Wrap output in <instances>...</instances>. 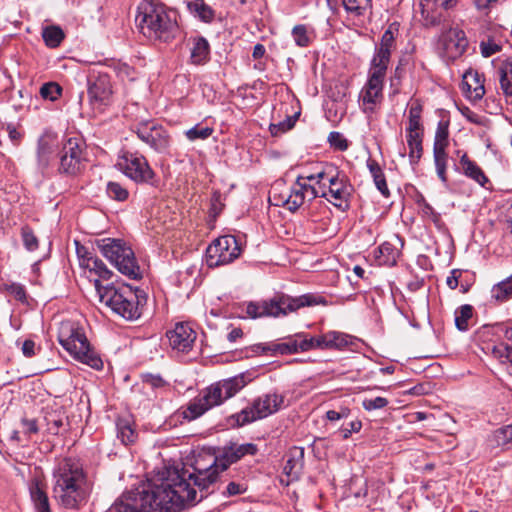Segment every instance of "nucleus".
<instances>
[{
	"instance_id": "nucleus-1",
	"label": "nucleus",
	"mask_w": 512,
	"mask_h": 512,
	"mask_svg": "<svg viewBox=\"0 0 512 512\" xmlns=\"http://www.w3.org/2000/svg\"><path fill=\"white\" fill-rule=\"evenodd\" d=\"M196 489L186 481L179 469L165 467L144 484L137 493L115 502L106 512H178L186 504L196 502Z\"/></svg>"
},
{
	"instance_id": "nucleus-2",
	"label": "nucleus",
	"mask_w": 512,
	"mask_h": 512,
	"mask_svg": "<svg viewBox=\"0 0 512 512\" xmlns=\"http://www.w3.org/2000/svg\"><path fill=\"white\" fill-rule=\"evenodd\" d=\"M53 498L67 509H78L90 493V485L82 464L72 458L61 460L53 471Z\"/></svg>"
},
{
	"instance_id": "nucleus-3",
	"label": "nucleus",
	"mask_w": 512,
	"mask_h": 512,
	"mask_svg": "<svg viewBox=\"0 0 512 512\" xmlns=\"http://www.w3.org/2000/svg\"><path fill=\"white\" fill-rule=\"evenodd\" d=\"M136 24L148 39L168 43L180 33L176 12L159 0H143L138 8Z\"/></svg>"
},
{
	"instance_id": "nucleus-4",
	"label": "nucleus",
	"mask_w": 512,
	"mask_h": 512,
	"mask_svg": "<svg viewBox=\"0 0 512 512\" xmlns=\"http://www.w3.org/2000/svg\"><path fill=\"white\" fill-rule=\"evenodd\" d=\"M257 450V446L252 443L225 446L213 458L212 463L208 467H202L197 461L193 473L182 469L179 470V474L185 475L186 481L191 484L193 489L198 487L201 493L200 501L207 496L209 487L217 481L220 472L225 471L231 464L237 462L245 455H255Z\"/></svg>"
},
{
	"instance_id": "nucleus-5",
	"label": "nucleus",
	"mask_w": 512,
	"mask_h": 512,
	"mask_svg": "<svg viewBox=\"0 0 512 512\" xmlns=\"http://www.w3.org/2000/svg\"><path fill=\"white\" fill-rule=\"evenodd\" d=\"M326 304L327 302L324 297L313 293H307L297 297L279 293L269 300L247 303L245 305V312L248 317L253 319L260 317H280L297 312L304 307Z\"/></svg>"
},
{
	"instance_id": "nucleus-6",
	"label": "nucleus",
	"mask_w": 512,
	"mask_h": 512,
	"mask_svg": "<svg viewBox=\"0 0 512 512\" xmlns=\"http://www.w3.org/2000/svg\"><path fill=\"white\" fill-rule=\"evenodd\" d=\"M324 172H317L310 175H300L286 192L279 191L281 183L275 184L269 196V201L279 207H284L290 212H296L306 201H311L319 196V189L309 182H316L319 188L326 186Z\"/></svg>"
},
{
	"instance_id": "nucleus-7",
	"label": "nucleus",
	"mask_w": 512,
	"mask_h": 512,
	"mask_svg": "<svg viewBox=\"0 0 512 512\" xmlns=\"http://www.w3.org/2000/svg\"><path fill=\"white\" fill-rule=\"evenodd\" d=\"M94 286L101 303L114 313L126 320L140 317V300L138 291L127 284L102 286L99 279L94 280Z\"/></svg>"
},
{
	"instance_id": "nucleus-8",
	"label": "nucleus",
	"mask_w": 512,
	"mask_h": 512,
	"mask_svg": "<svg viewBox=\"0 0 512 512\" xmlns=\"http://www.w3.org/2000/svg\"><path fill=\"white\" fill-rule=\"evenodd\" d=\"M58 341L75 360L93 369H102L103 361L90 346L84 329L79 323L73 321L62 322L58 332Z\"/></svg>"
},
{
	"instance_id": "nucleus-9",
	"label": "nucleus",
	"mask_w": 512,
	"mask_h": 512,
	"mask_svg": "<svg viewBox=\"0 0 512 512\" xmlns=\"http://www.w3.org/2000/svg\"><path fill=\"white\" fill-rule=\"evenodd\" d=\"M245 386L242 376L220 380L207 387L203 394L188 406L189 417L197 418L209 409L221 405Z\"/></svg>"
},
{
	"instance_id": "nucleus-10",
	"label": "nucleus",
	"mask_w": 512,
	"mask_h": 512,
	"mask_svg": "<svg viewBox=\"0 0 512 512\" xmlns=\"http://www.w3.org/2000/svg\"><path fill=\"white\" fill-rule=\"evenodd\" d=\"M101 254L113 264L120 273L130 279H138L141 276L140 267L134 256L133 250L122 240L103 238L96 241Z\"/></svg>"
},
{
	"instance_id": "nucleus-11",
	"label": "nucleus",
	"mask_w": 512,
	"mask_h": 512,
	"mask_svg": "<svg viewBox=\"0 0 512 512\" xmlns=\"http://www.w3.org/2000/svg\"><path fill=\"white\" fill-rule=\"evenodd\" d=\"M283 406V395L267 393L255 399L249 407L244 408L234 417L238 426H244L278 412Z\"/></svg>"
},
{
	"instance_id": "nucleus-12",
	"label": "nucleus",
	"mask_w": 512,
	"mask_h": 512,
	"mask_svg": "<svg viewBox=\"0 0 512 512\" xmlns=\"http://www.w3.org/2000/svg\"><path fill=\"white\" fill-rule=\"evenodd\" d=\"M326 177L324 182L326 186L319 188V185L315 186L319 189V196L323 197L335 207L341 211L349 209V200L352 193V186L349 184L348 179L344 175H340L339 172L332 174L330 171L323 170Z\"/></svg>"
},
{
	"instance_id": "nucleus-13",
	"label": "nucleus",
	"mask_w": 512,
	"mask_h": 512,
	"mask_svg": "<svg viewBox=\"0 0 512 512\" xmlns=\"http://www.w3.org/2000/svg\"><path fill=\"white\" fill-rule=\"evenodd\" d=\"M118 168L136 183L154 185L155 173L147 159L138 152H125L117 161Z\"/></svg>"
},
{
	"instance_id": "nucleus-14",
	"label": "nucleus",
	"mask_w": 512,
	"mask_h": 512,
	"mask_svg": "<svg viewBox=\"0 0 512 512\" xmlns=\"http://www.w3.org/2000/svg\"><path fill=\"white\" fill-rule=\"evenodd\" d=\"M241 247L233 235L215 239L206 249V262L209 267L226 265L239 257Z\"/></svg>"
},
{
	"instance_id": "nucleus-15",
	"label": "nucleus",
	"mask_w": 512,
	"mask_h": 512,
	"mask_svg": "<svg viewBox=\"0 0 512 512\" xmlns=\"http://www.w3.org/2000/svg\"><path fill=\"white\" fill-rule=\"evenodd\" d=\"M85 142L79 136L68 137L60 152L59 171L67 175L80 173L85 161Z\"/></svg>"
},
{
	"instance_id": "nucleus-16",
	"label": "nucleus",
	"mask_w": 512,
	"mask_h": 512,
	"mask_svg": "<svg viewBox=\"0 0 512 512\" xmlns=\"http://www.w3.org/2000/svg\"><path fill=\"white\" fill-rule=\"evenodd\" d=\"M313 349V342L304 333H298L287 338L283 343L255 344L250 347L255 354L287 355L298 352H306Z\"/></svg>"
},
{
	"instance_id": "nucleus-17",
	"label": "nucleus",
	"mask_w": 512,
	"mask_h": 512,
	"mask_svg": "<svg viewBox=\"0 0 512 512\" xmlns=\"http://www.w3.org/2000/svg\"><path fill=\"white\" fill-rule=\"evenodd\" d=\"M166 336L173 352L186 354L193 349L197 333L189 323L179 322L167 331Z\"/></svg>"
},
{
	"instance_id": "nucleus-18",
	"label": "nucleus",
	"mask_w": 512,
	"mask_h": 512,
	"mask_svg": "<svg viewBox=\"0 0 512 512\" xmlns=\"http://www.w3.org/2000/svg\"><path fill=\"white\" fill-rule=\"evenodd\" d=\"M112 85L108 74L91 73L88 77V96L93 105L106 106L112 97Z\"/></svg>"
},
{
	"instance_id": "nucleus-19",
	"label": "nucleus",
	"mask_w": 512,
	"mask_h": 512,
	"mask_svg": "<svg viewBox=\"0 0 512 512\" xmlns=\"http://www.w3.org/2000/svg\"><path fill=\"white\" fill-rule=\"evenodd\" d=\"M136 133L139 139L159 153L165 152L170 145L168 132L162 126L152 122L138 125Z\"/></svg>"
},
{
	"instance_id": "nucleus-20",
	"label": "nucleus",
	"mask_w": 512,
	"mask_h": 512,
	"mask_svg": "<svg viewBox=\"0 0 512 512\" xmlns=\"http://www.w3.org/2000/svg\"><path fill=\"white\" fill-rule=\"evenodd\" d=\"M58 148V136L51 131L44 132L38 140L36 163L40 171L46 170L54 159Z\"/></svg>"
},
{
	"instance_id": "nucleus-21",
	"label": "nucleus",
	"mask_w": 512,
	"mask_h": 512,
	"mask_svg": "<svg viewBox=\"0 0 512 512\" xmlns=\"http://www.w3.org/2000/svg\"><path fill=\"white\" fill-rule=\"evenodd\" d=\"M441 43L446 56L457 59L464 54L468 47L465 32L459 28H450L441 37Z\"/></svg>"
},
{
	"instance_id": "nucleus-22",
	"label": "nucleus",
	"mask_w": 512,
	"mask_h": 512,
	"mask_svg": "<svg viewBox=\"0 0 512 512\" xmlns=\"http://www.w3.org/2000/svg\"><path fill=\"white\" fill-rule=\"evenodd\" d=\"M459 0H422L421 14L425 26H436L441 22V14L437 8L450 10L457 6Z\"/></svg>"
},
{
	"instance_id": "nucleus-23",
	"label": "nucleus",
	"mask_w": 512,
	"mask_h": 512,
	"mask_svg": "<svg viewBox=\"0 0 512 512\" xmlns=\"http://www.w3.org/2000/svg\"><path fill=\"white\" fill-rule=\"evenodd\" d=\"M360 106L365 114H373L383 100V86L366 82L360 95Z\"/></svg>"
},
{
	"instance_id": "nucleus-24",
	"label": "nucleus",
	"mask_w": 512,
	"mask_h": 512,
	"mask_svg": "<svg viewBox=\"0 0 512 512\" xmlns=\"http://www.w3.org/2000/svg\"><path fill=\"white\" fill-rule=\"evenodd\" d=\"M313 349H344L353 343V338L345 333L330 331L319 337H311Z\"/></svg>"
},
{
	"instance_id": "nucleus-25",
	"label": "nucleus",
	"mask_w": 512,
	"mask_h": 512,
	"mask_svg": "<svg viewBox=\"0 0 512 512\" xmlns=\"http://www.w3.org/2000/svg\"><path fill=\"white\" fill-rule=\"evenodd\" d=\"M462 90L470 100H481L485 94L483 75L477 71H467L463 76Z\"/></svg>"
},
{
	"instance_id": "nucleus-26",
	"label": "nucleus",
	"mask_w": 512,
	"mask_h": 512,
	"mask_svg": "<svg viewBox=\"0 0 512 512\" xmlns=\"http://www.w3.org/2000/svg\"><path fill=\"white\" fill-rule=\"evenodd\" d=\"M389 63L390 59L373 55L370 61L367 82L384 87V80Z\"/></svg>"
},
{
	"instance_id": "nucleus-27",
	"label": "nucleus",
	"mask_w": 512,
	"mask_h": 512,
	"mask_svg": "<svg viewBox=\"0 0 512 512\" xmlns=\"http://www.w3.org/2000/svg\"><path fill=\"white\" fill-rule=\"evenodd\" d=\"M500 89L507 104H512V58L503 60L498 67Z\"/></svg>"
},
{
	"instance_id": "nucleus-28",
	"label": "nucleus",
	"mask_w": 512,
	"mask_h": 512,
	"mask_svg": "<svg viewBox=\"0 0 512 512\" xmlns=\"http://www.w3.org/2000/svg\"><path fill=\"white\" fill-rule=\"evenodd\" d=\"M189 44L191 62L196 65L206 63L210 54L208 41L202 36H196L189 39Z\"/></svg>"
},
{
	"instance_id": "nucleus-29",
	"label": "nucleus",
	"mask_w": 512,
	"mask_h": 512,
	"mask_svg": "<svg viewBox=\"0 0 512 512\" xmlns=\"http://www.w3.org/2000/svg\"><path fill=\"white\" fill-rule=\"evenodd\" d=\"M304 450L294 447L290 450L288 459L283 467L284 473L290 481L297 480L303 467Z\"/></svg>"
},
{
	"instance_id": "nucleus-30",
	"label": "nucleus",
	"mask_w": 512,
	"mask_h": 512,
	"mask_svg": "<svg viewBox=\"0 0 512 512\" xmlns=\"http://www.w3.org/2000/svg\"><path fill=\"white\" fill-rule=\"evenodd\" d=\"M29 490L37 512H51L48 496L38 479L31 482Z\"/></svg>"
},
{
	"instance_id": "nucleus-31",
	"label": "nucleus",
	"mask_w": 512,
	"mask_h": 512,
	"mask_svg": "<svg viewBox=\"0 0 512 512\" xmlns=\"http://www.w3.org/2000/svg\"><path fill=\"white\" fill-rule=\"evenodd\" d=\"M29 490L37 512H51L48 496L38 479L31 482Z\"/></svg>"
},
{
	"instance_id": "nucleus-32",
	"label": "nucleus",
	"mask_w": 512,
	"mask_h": 512,
	"mask_svg": "<svg viewBox=\"0 0 512 512\" xmlns=\"http://www.w3.org/2000/svg\"><path fill=\"white\" fill-rule=\"evenodd\" d=\"M460 164L465 176L473 179L479 185L485 186L488 182V178L484 174L483 170L474 161L469 159L466 153H463L461 156Z\"/></svg>"
},
{
	"instance_id": "nucleus-33",
	"label": "nucleus",
	"mask_w": 512,
	"mask_h": 512,
	"mask_svg": "<svg viewBox=\"0 0 512 512\" xmlns=\"http://www.w3.org/2000/svg\"><path fill=\"white\" fill-rule=\"evenodd\" d=\"M406 141L409 148V162L412 166L419 163L423 154V133H406Z\"/></svg>"
},
{
	"instance_id": "nucleus-34",
	"label": "nucleus",
	"mask_w": 512,
	"mask_h": 512,
	"mask_svg": "<svg viewBox=\"0 0 512 512\" xmlns=\"http://www.w3.org/2000/svg\"><path fill=\"white\" fill-rule=\"evenodd\" d=\"M449 123L440 121L434 136L433 154H448L447 147L449 145Z\"/></svg>"
},
{
	"instance_id": "nucleus-35",
	"label": "nucleus",
	"mask_w": 512,
	"mask_h": 512,
	"mask_svg": "<svg viewBox=\"0 0 512 512\" xmlns=\"http://www.w3.org/2000/svg\"><path fill=\"white\" fill-rule=\"evenodd\" d=\"M187 9L195 17L203 22H211L214 19V10L204 0H186Z\"/></svg>"
},
{
	"instance_id": "nucleus-36",
	"label": "nucleus",
	"mask_w": 512,
	"mask_h": 512,
	"mask_svg": "<svg viewBox=\"0 0 512 512\" xmlns=\"http://www.w3.org/2000/svg\"><path fill=\"white\" fill-rule=\"evenodd\" d=\"M422 110V105L418 101L410 106L406 133H423V125L421 123Z\"/></svg>"
},
{
	"instance_id": "nucleus-37",
	"label": "nucleus",
	"mask_w": 512,
	"mask_h": 512,
	"mask_svg": "<svg viewBox=\"0 0 512 512\" xmlns=\"http://www.w3.org/2000/svg\"><path fill=\"white\" fill-rule=\"evenodd\" d=\"M343 6L347 13L360 17L371 14V0H342Z\"/></svg>"
},
{
	"instance_id": "nucleus-38",
	"label": "nucleus",
	"mask_w": 512,
	"mask_h": 512,
	"mask_svg": "<svg viewBox=\"0 0 512 512\" xmlns=\"http://www.w3.org/2000/svg\"><path fill=\"white\" fill-rule=\"evenodd\" d=\"M395 48L394 33L389 27L383 34L378 46H376L374 55L381 56L382 58H391L392 50Z\"/></svg>"
},
{
	"instance_id": "nucleus-39",
	"label": "nucleus",
	"mask_w": 512,
	"mask_h": 512,
	"mask_svg": "<svg viewBox=\"0 0 512 512\" xmlns=\"http://www.w3.org/2000/svg\"><path fill=\"white\" fill-rule=\"evenodd\" d=\"M491 297L497 302L512 298V275L492 287Z\"/></svg>"
},
{
	"instance_id": "nucleus-40",
	"label": "nucleus",
	"mask_w": 512,
	"mask_h": 512,
	"mask_svg": "<svg viewBox=\"0 0 512 512\" xmlns=\"http://www.w3.org/2000/svg\"><path fill=\"white\" fill-rule=\"evenodd\" d=\"M117 436L125 445L134 443L137 438V433L133 429L129 420L119 419L116 424Z\"/></svg>"
},
{
	"instance_id": "nucleus-41",
	"label": "nucleus",
	"mask_w": 512,
	"mask_h": 512,
	"mask_svg": "<svg viewBox=\"0 0 512 512\" xmlns=\"http://www.w3.org/2000/svg\"><path fill=\"white\" fill-rule=\"evenodd\" d=\"M368 168L370 173L374 179V183L377 189L381 192V194L385 197L389 196V189L386 183V179L381 167L375 161L368 162Z\"/></svg>"
},
{
	"instance_id": "nucleus-42",
	"label": "nucleus",
	"mask_w": 512,
	"mask_h": 512,
	"mask_svg": "<svg viewBox=\"0 0 512 512\" xmlns=\"http://www.w3.org/2000/svg\"><path fill=\"white\" fill-rule=\"evenodd\" d=\"M380 261L382 264L392 266L396 264L399 250L390 242H384L379 246Z\"/></svg>"
},
{
	"instance_id": "nucleus-43",
	"label": "nucleus",
	"mask_w": 512,
	"mask_h": 512,
	"mask_svg": "<svg viewBox=\"0 0 512 512\" xmlns=\"http://www.w3.org/2000/svg\"><path fill=\"white\" fill-rule=\"evenodd\" d=\"M43 39L48 47L56 48L64 39V33L58 26H48L43 29Z\"/></svg>"
},
{
	"instance_id": "nucleus-44",
	"label": "nucleus",
	"mask_w": 512,
	"mask_h": 512,
	"mask_svg": "<svg viewBox=\"0 0 512 512\" xmlns=\"http://www.w3.org/2000/svg\"><path fill=\"white\" fill-rule=\"evenodd\" d=\"M106 194L110 199L116 201H126L129 197V192L126 188H124L120 183L110 181L106 186Z\"/></svg>"
},
{
	"instance_id": "nucleus-45",
	"label": "nucleus",
	"mask_w": 512,
	"mask_h": 512,
	"mask_svg": "<svg viewBox=\"0 0 512 512\" xmlns=\"http://www.w3.org/2000/svg\"><path fill=\"white\" fill-rule=\"evenodd\" d=\"M473 308L471 305H462L455 313V324L460 331L468 329V320L472 317Z\"/></svg>"
},
{
	"instance_id": "nucleus-46",
	"label": "nucleus",
	"mask_w": 512,
	"mask_h": 512,
	"mask_svg": "<svg viewBox=\"0 0 512 512\" xmlns=\"http://www.w3.org/2000/svg\"><path fill=\"white\" fill-rule=\"evenodd\" d=\"M213 133V128L208 126H202L200 124L185 131V136L190 141L205 140L209 138Z\"/></svg>"
},
{
	"instance_id": "nucleus-47",
	"label": "nucleus",
	"mask_w": 512,
	"mask_h": 512,
	"mask_svg": "<svg viewBox=\"0 0 512 512\" xmlns=\"http://www.w3.org/2000/svg\"><path fill=\"white\" fill-rule=\"evenodd\" d=\"M434 164L438 178L444 185L448 184L447 165L448 154H433Z\"/></svg>"
},
{
	"instance_id": "nucleus-48",
	"label": "nucleus",
	"mask_w": 512,
	"mask_h": 512,
	"mask_svg": "<svg viewBox=\"0 0 512 512\" xmlns=\"http://www.w3.org/2000/svg\"><path fill=\"white\" fill-rule=\"evenodd\" d=\"M86 270H88L90 273H95L102 279H110L112 272L106 267V265L103 263L101 259L98 257H94L90 263L89 266L85 267Z\"/></svg>"
},
{
	"instance_id": "nucleus-49",
	"label": "nucleus",
	"mask_w": 512,
	"mask_h": 512,
	"mask_svg": "<svg viewBox=\"0 0 512 512\" xmlns=\"http://www.w3.org/2000/svg\"><path fill=\"white\" fill-rule=\"evenodd\" d=\"M292 36L297 46L306 47L309 45L311 38L305 25H296L292 29Z\"/></svg>"
},
{
	"instance_id": "nucleus-50",
	"label": "nucleus",
	"mask_w": 512,
	"mask_h": 512,
	"mask_svg": "<svg viewBox=\"0 0 512 512\" xmlns=\"http://www.w3.org/2000/svg\"><path fill=\"white\" fill-rule=\"evenodd\" d=\"M61 92H62L61 86L55 82L45 83L40 88V95L42 96V98L50 100V101L57 100L58 97L61 95Z\"/></svg>"
},
{
	"instance_id": "nucleus-51",
	"label": "nucleus",
	"mask_w": 512,
	"mask_h": 512,
	"mask_svg": "<svg viewBox=\"0 0 512 512\" xmlns=\"http://www.w3.org/2000/svg\"><path fill=\"white\" fill-rule=\"evenodd\" d=\"M22 241L28 251H35L38 249L39 242L32 229L24 226L21 229Z\"/></svg>"
},
{
	"instance_id": "nucleus-52",
	"label": "nucleus",
	"mask_w": 512,
	"mask_h": 512,
	"mask_svg": "<svg viewBox=\"0 0 512 512\" xmlns=\"http://www.w3.org/2000/svg\"><path fill=\"white\" fill-rule=\"evenodd\" d=\"M76 245V254L79 260V265L81 268L85 269L86 266H89L90 261L95 257L89 249L80 244V242L75 241Z\"/></svg>"
},
{
	"instance_id": "nucleus-53",
	"label": "nucleus",
	"mask_w": 512,
	"mask_h": 512,
	"mask_svg": "<svg viewBox=\"0 0 512 512\" xmlns=\"http://www.w3.org/2000/svg\"><path fill=\"white\" fill-rule=\"evenodd\" d=\"M495 439L498 445H512V424L506 425L495 432Z\"/></svg>"
},
{
	"instance_id": "nucleus-54",
	"label": "nucleus",
	"mask_w": 512,
	"mask_h": 512,
	"mask_svg": "<svg viewBox=\"0 0 512 512\" xmlns=\"http://www.w3.org/2000/svg\"><path fill=\"white\" fill-rule=\"evenodd\" d=\"M296 116H288L284 121L270 125V132L273 136L284 133L295 125Z\"/></svg>"
},
{
	"instance_id": "nucleus-55",
	"label": "nucleus",
	"mask_w": 512,
	"mask_h": 512,
	"mask_svg": "<svg viewBox=\"0 0 512 512\" xmlns=\"http://www.w3.org/2000/svg\"><path fill=\"white\" fill-rule=\"evenodd\" d=\"M328 142L331 147H334L339 151H345L348 148V142L346 138L337 131L330 132L328 136Z\"/></svg>"
},
{
	"instance_id": "nucleus-56",
	"label": "nucleus",
	"mask_w": 512,
	"mask_h": 512,
	"mask_svg": "<svg viewBox=\"0 0 512 512\" xmlns=\"http://www.w3.org/2000/svg\"><path fill=\"white\" fill-rule=\"evenodd\" d=\"M5 290L11 294L16 300L24 303L26 301V291L22 284L9 283L5 284Z\"/></svg>"
},
{
	"instance_id": "nucleus-57",
	"label": "nucleus",
	"mask_w": 512,
	"mask_h": 512,
	"mask_svg": "<svg viewBox=\"0 0 512 512\" xmlns=\"http://www.w3.org/2000/svg\"><path fill=\"white\" fill-rule=\"evenodd\" d=\"M408 64V59L401 58L398 62V65L395 68L394 75L391 77V86L398 88L401 83L402 78L404 77L406 70L405 66Z\"/></svg>"
},
{
	"instance_id": "nucleus-58",
	"label": "nucleus",
	"mask_w": 512,
	"mask_h": 512,
	"mask_svg": "<svg viewBox=\"0 0 512 512\" xmlns=\"http://www.w3.org/2000/svg\"><path fill=\"white\" fill-rule=\"evenodd\" d=\"M388 404V399L380 396L373 399H364L362 402V406L366 411L383 409Z\"/></svg>"
},
{
	"instance_id": "nucleus-59",
	"label": "nucleus",
	"mask_w": 512,
	"mask_h": 512,
	"mask_svg": "<svg viewBox=\"0 0 512 512\" xmlns=\"http://www.w3.org/2000/svg\"><path fill=\"white\" fill-rule=\"evenodd\" d=\"M501 50V46L494 40L488 39L480 43V51L483 57L488 58Z\"/></svg>"
},
{
	"instance_id": "nucleus-60",
	"label": "nucleus",
	"mask_w": 512,
	"mask_h": 512,
	"mask_svg": "<svg viewBox=\"0 0 512 512\" xmlns=\"http://www.w3.org/2000/svg\"><path fill=\"white\" fill-rule=\"evenodd\" d=\"M492 354L495 358L499 359L502 364H505L509 356L512 354V348L507 344L500 343L494 346Z\"/></svg>"
},
{
	"instance_id": "nucleus-61",
	"label": "nucleus",
	"mask_w": 512,
	"mask_h": 512,
	"mask_svg": "<svg viewBox=\"0 0 512 512\" xmlns=\"http://www.w3.org/2000/svg\"><path fill=\"white\" fill-rule=\"evenodd\" d=\"M143 382L152 388H162L166 381L159 375L146 374L143 376Z\"/></svg>"
},
{
	"instance_id": "nucleus-62",
	"label": "nucleus",
	"mask_w": 512,
	"mask_h": 512,
	"mask_svg": "<svg viewBox=\"0 0 512 512\" xmlns=\"http://www.w3.org/2000/svg\"><path fill=\"white\" fill-rule=\"evenodd\" d=\"M246 489H247V487L245 484L230 482L226 486V490L223 491V494L226 496H235V495L244 493L246 491Z\"/></svg>"
},
{
	"instance_id": "nucleus-63",
	"label": "nucleus",
	"mask_w": 512,
	"mask_h": 512,
	"mask_svg": "<svg viewBox=\"0 0 512 512\" xmlns=\"http://www.w3.org/2000/svg\"><path fill=\"white\" fill-rule=\"evenodd\" d=\"M362 428V422L360 420H354L349 423V427L341 429L343 439H348L352 433H357Z\"/></svg>"
},
{
	"instance_id": "nucleus-64",
	"label": "nucleus",
	"mask_w": 512,
	"mask_h": 512,
	"mask_svg": "<svg viewBox=\"0 0 512 512\" xmlns=\"http://www.w3.org/2000/svg\"><path fill=\"white\" fill-rule=\"evenodd\" d=\"M498 2L499 0H474V5L478 11L488 13Z\"/></svg>"
}]
</instances>
